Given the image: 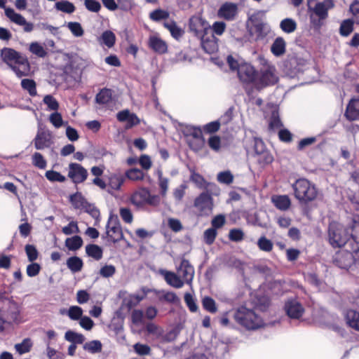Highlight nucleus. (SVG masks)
Returning a JSON list of instances; mask_svg holds the SVG:
<instances>
[{
	"mask_svg": "<svg viewBox=\"0 0 359 359\" xmlns=\"http://www.w3.org/2000/svg\"><path fill=\"white\" fill-rule=\"evenodd\" d=\"M0 57L18 78L31 75V65L27 57L14 48H3L0 50Z\"/></svg>",
	"mask_w": 359,
	"mask_h": 359,
	"instance_id": "nucleus-1",
	"label": "nucleus"
},
{
	"mask_svg": "<svg viewBox=\"0 0 359 359\" xmlns=\"http://www.w3.org/2000/svg\"><path fill=\"white\" fill-rule=\"evenodd\" d=\"M351 236L359 243V226H330L329 241L333 247L343 246Z\"/></svg>",
	"mask_w": 359,
	"mask_h": 359,
	"instance_id": "nucleus-2",
	"label": "nucleus"
},
{
	"mask_svg": "<svg viewBox=\"0 0 359 359\" xmlns=\"http://www.w3.org/2000/svg\"><path fill=\"white\" fill-rule=\"evenodd\" d=\"M236 323L248 330H256L264 326L262 317L254 309L246 306L238 308L233 313Z\"/></svg>",
	"mask_w": 359,
	"mask_h": 359,
	"instance_id": "nucleus-3",
	"label": "nucleus"
},
{
	"mask_svg": "<svg viewBox=\"0 0 359 359\" xmlns=\"http://www.w3.org/2000/svg\"><path fill=\"white\" fill-rule=\"evenodd\" d=\"M294 195L301 203L306 204L314 201L318 196L316 186L304 178L298 179L292 184Z\"/></svg>",
	"mask_w": 359,
	"mask_h": 359,
	"instance_id": "nucleus-4",
	"label": "nucleus"
},
{
	"mask_svg": "<svg viewBox=\"0 0 359 359\" xmlns=\"http://www.w3.org/2000/svg\"><path fill=\"white\" fill-rule=\"evenodd\" d=\"M257 79L256 82V90H261L276 85L279 78L277 76L276 69L274 65H267L258 71Z\"/></svg>",
	"mask_w": 359,
	"mask_h": 359,
	"instance_id": "nucleus-5",
	"label": "nucleus"
},
{
	"mask_svg": "<svg viewBox=\"0 0 359 359\" xmlns=\"http://www.w3.org/2000/svg\"><path fill=\"white\" fill-rule=\"evenodd\" d=\"M213 206V198L207 191L200 194L194 201V207L200 217L209 216L212 212Z\"/></svg>",
	"mask_w": 359,
	"mask_h": 359,
	"instance_id": "nucleus-6",
	"label": "nucleus"
},
{
	"mask_svg": "<svg viewBox=\"0 0 359 359\" xmlns=\"http://www.w3.org/2000/svg\"><path fill=\"white\" fill-rule=\"evenodd\" d=\"M238 76L243 84H252L256 89L258 71L250 64H242L238 69Z\"/></svg>",
	"mask_w": 359,
	"mask_h": 359,
	"instance_id": "nucleus-7",
	"label": "nucleus"
},
{
	"mask_svg": "<svg viewBox=\"0 0 359 359\" xmlns=\"http://www.w3.org/2000/svg\"><path fill=\"white\" fill-rule=\"evenodd\" d=\"M189 29L198 38L208 35L210 28L205 20L199 16H192L189 22Z\"/></svg>",
	"mask_w": 359,
	"mask_h": 359,
	"instance_id": "nucleus-8",
	"label": "nucleus"
},
{
	"mask_svg": "<svg viewBox=\"0 0 359 359\" xmlns=\"http://www.w3.org/2000/svg\"><path fill=\"white\" fill-rule=\"evenodd\" d=\"M88 171L81 164L70 163L69 164L68 177L76 184L83 183L88 177Z\"/></svg>",
	"mask_w": 359,
	"mask_h": 359,
	"instance_id": "nucleus-9",
	"label": "nucleus"
},
{
	"mask_svg": "<svg viewBox=\"0 0 359 359\" xmlns=\"http://www.w3.org/2000/svg\"><path fill=\"white\" fill-rule=\"evenodd\" d=\"M238 13V5L233 2H225L219 8L217 16L226 21L234 20Z\"/></svg>",
	"mask_w": 359,
	"mask_h": 359,
	"instance_id": "nucleus-10",
	"label": "nucleus"
},
{
	"mask_svg": "<svg viewBox=\"0 0 359 359\" xmlns=\"http://www.w3.org/2000/svg\"><path fill=\"white\" fill-rule=\"evenodd\" d=\"M354 262V257L348 250L337 251L333 257V263L341 269H348Z\"/></svg>",
	"mask_w": 359,
	"mask_h": 359,
	"instance_id": "nucleus-11",
	"label": "nucleus"
},
{
	"mask_svg": "<svg viewBox=\"0 0 359 359\" xmlns=\"http://www.w3.org/2000/svg\"><path fill=\"white\" fill-rule=\"evenodd\" d=\"M177 273L184 284L191 285L194 276V267L187 259H182L180 266L177 269Z\"/></svg>",
	"mask_w": 359,
	"mask_h": 359,
	"instance_id": "nucleus-12",
	"label": "nucleus"
},
{
	"mask_svg": "<svg viewBox=\"0 0 359 359\" xmlns=\"http://www.w3.org/2000/svg\"><path fill=\"white\" fill-rule=\"evenodd\" d=\"M285 309L287 316L294 319L299 318L304 311L302 304L296 299L288 300L285 303Z\"/></svg>",
	"mask_w": 359,
	"mask_h": 359,
	"instance_id": "nucleus-13",
	"label": "nucleus"
},
{
	"mask_svg": "<svg viewBox=\"0 0 359 359\" xmlns=\"http://www.w3.org/2000/svg\"><path fill=\"white\" fill-rule=\"evenodd\" d=\"M189 135L195 139V142H189L190 148L195 151L201 149L205 143L201 129L197 127H191L189 129Z\"/></svg>",
	"mask_w": 359,
	"mask_h": 359,
	"instance_id": "nucleus-14",
	"label": "nucleus"
},
{
	"mask_svg": "<svg viewBox=\"0 0 359 359\" xmlns=\"http://www.w3.org/2000/svg\"><path fill=\"white\" fill-rule=\"evenodd\" d=\"M344 116L351 121L359 120V97L351 99L348 103Z\"/></svg>",
	"mask_w": 359,
	"mask_h": 359,
	"instance_id": "nucleus-15",
	"label": "nucleus"
},
{
	"mask_svg": "<svg viewBox=\"0 0 359 359\" xmlns=\"http://www.w3.org/2000/svg\"><path fill=\"white\" fill-rule=\"evenodd\" d=\"M199 39H201V46L205 53L212 54L217 50V39L213 34H208V35H204Z\"/></svg>",
	"mask_w": 359,
	"mask_h": 359,
	"instance_id": "nucleus-16",
	"label": "nucleus"
},
{
	"mask_svg": "<svg viewBox=\"0 0 359 359\" xmlns=\"http://www.w3.org/2000/svg\"><path fill=\"white\" fill-rule=\"evenodd\" d=\"M148 46L149 48L158 54H165L168 52V45L166 42L156 36H149Z\"/></svg>",
	"mask_w": 359,
	"mask_h": 359,
	"instance_id": "nucleus-17",
	"label": "nucleus"
},
{
	"mask_svg": "<svg viewBox=\"0 0 359 359\" xmlns=\"http://www.w3.org/2000/svg\"><path fill=\"white\" fill-rule=\"evenodd\" d=\"M160 273L164 277L166 283L175 288H181L184 285V282L180 278L177 273L161 270Z\"/></svg>",
	"mask_w": 359,
	"mask_h": 359,
	"instance_id": "nucleus-18",
	"label": "nucleus"
},
{
	"mask_svg": "<svg viewBox=\"0 0 359 359\" xmlns=\"http://www.w3.org/2000/svg\"><path fill=\"white\" fill-rule=\"evenodd\" d=\"M273 205L280 210H287L291 205V200L287 195H273L271 196Z\"/></svg>",
	"mask_w": 359,
	"mask_h": 359,
	"instance_id": "nucleus-19",
	"label": "nucleus"
},
{
	"mask_svg": "<svg viewBox=\"0 0 359 359\" xmlns=\"http://www.w3.org/2000/svg\"><path fill=\"white\" fill-rule=\"evenodd\" d=\"M149 193L150 191L146 188L140 189L131 196V202L137 206H142L147 203Z\"/></svg>",
	"mask_w": 359,
	"mask_h": 359,
	"instance_id": "nucleus-20",
	"label": "nucleus"
},
{
	"mask_svg": "<svg viewBox=\"0 0 359 359\" xmlns=\"http://www.w3.org/2000/svg\"><path fill=\"white\" fill-rule=\"evenodd\" d=\"M271 52L276 57L283 55L286 52V42L285 39L278 36L275 39L271 46Z\"/></svg>",
	"mask_w": 359,
	"mask_h": 359,
	"instance_id": "nucleus-21",
	"label": "nucleus"
},
{
	"mask_svg": "<svg viewBox=\"0 0 359 359\" xmlns=\"http://www.w3.org/2000/svg\"><path fill=\"white\" fill-rule=\"evenodd\" d=\"M313 10L315 14L319 18L318 22H313V24L315 27L320 28L322 25L320 21L326 19L328 16V8L325 6L324 3L318 2L316 4Z\"/></svg>",
	"mask_w": 359,
	"mask_h": 359,
	"instance_id": "nucleus-22",
	"label": "nucleus"
},
{
	"mask_svg": "<svg viewBox=\"0 0 359 359\" xmlns=\"http://www.w3.org/2000/svg\"><path fill=\"white\" fill-rule=\"evenodd\" d=\"M112 100V90L109 88H104L96 95L95 101L100 104H106Z\"/></svg>",
	"mask_w": 359,
	"mask_h": 359,
	"instance_id": "nucleus-23",
	"label": "nucleus"
},
{
	"mask_svg": "<svg viewBox=\"0 0 359 359\" xmlns=\"http://www.w3.org/2000/svg\"><path fill=\"white\" fill-rule=\"evenodd\" d=\"M163 26L170 31L171 36L175 39H179L184 34L183 30L177 26L176 22L173 20L165 22Z\"/></svg>",
	"mask_w": 359,
	"mask_h": 359,
	"instance_id": "nucleus-24",
	"label": "nucleus"
},
{
	"mask_svg": "<svg viewBox=\"0 0 359 359\" xmlns=\"http://www.w3.org/2000/svg\"><path fill=\"white\" fill-rule=\"evenodd\" d=\"M347 324L355 330L359 331V313L354 310H349L346 314Z\"/></svg>",
	"mask_w": 359,
	"mask_h": 359,
	"instance_id": "nucleus-25",
	"label": "nucleus"
},
{
	"mask_svg": "<svg viewBox=\"0 0 359 359\" xmlns=\"http://www.w3.org/2000/svg\"><path fill=\"white\" fill-rule=\"evenodd\" d=\"M70 202L76 209H87L88 203L81 193H76L70 196Z\"/></svg>",
	"mask_w": 359,
	"mask_h": 359,
	"instance_id": "nucleus-26",
	"label": "nucleus"
},
{
	"mask_svg": "<svg viewBox=\"0 0 359 359\" xmlns=\"http://www.w3.org/2000/svg\"><path fill=\"white\" fill-rule=\"evenodd\" d=\"M60 313L67 314L71 320H80L83 315V309L78 306H72L68 310H61Z\"/></svg>",
	"mask_w": 359,
	"mask_h": 359,
	"instance_id": "nucleus-27",
	"label": "nucleus"
},
{
	"mask_svg": "<svg viewBox=\"0 0 359 359\" xmlns=\"http://www.w3.org/2000/svg\"><path fill=\"white\" fill-rule=\"evenodd\" d=\"M281 30L287 34L294 32L297 28V24L292 18H285L280 23Z\"/></svg>",
	"mask_w": 359,
	"mask_h": 359,
	"instance_id": "nucleus-28",
	"label": "nucleus"
},
{
	"mask_svg": "<svg viewBox=\"0 0 359 359\" xmlns=\"http://www.w3.org/2000/svg\"><path fill=\"white\" fill-rule=\"evenodd\" d=\"M126 180L125 175L122 174H113L109 179V185L114 190H119Z\"/></svg>",
	"mask_w": 359,
	"mask_h": 359,
	"instance_id": "nucleus-29",
	"label": "nucleus"
},
{
	"mask_svg": "<svg viewBox=\"0 0 359 359\" xmlns=\"http://www.w3.org/2000/svg\"><path fill=\"white\" fill-rule=\"evenodd\" d=\"M55 8L60 11L65 13L71 14L76 10L75 6L67 0H61L57 1L55 4Z\"/></svg>",
	"mask_w": 359,
	"mask_h": 359,
	"instance_id": "nucleus-30",
	"label": "nucleus"
},
{
	"mask_svg": "<svg viewBox=\"0 0 359 359\" xmlns=\"http://www.w3.org/2000/svg\"><path fill=\"white\" fill-rule=\"evenodd\" d=\"M67 265L73 273L79 272L83 268V261L78 257H71L67 260Z\"/></svg>",
	"mask_w": 359,
	"mask_h": 359,
	"instance_id": "nucleus-31",
	"label": "nucleus"
},
{
	"mask_svg": "<svg viewBox=\"0 0 359 359\" xmlns=\"http://www.w3.org/2000/svg\"><path fill=\"white\" fill-rule=\"evenodd\" d=\"M65 339L67 341L72 342V344H83L86 339L82 334L72 330H68L65 332Z\"/></svg>",
	"mask_w": 359,
	"mask_h": 359,
	"instance_id": "nucleus-32",
	"label": "nucleus"
},
{
	"mask_svg": "<svg viewBox=\"0 0 359 359\" xmlns=\"http://www.w3.org/2000/svg\"><path fill=\"white\" fill-rule=\"evenodd\" d=\"M86 252L89 257L95 260H100L102 257V250L97 245H88L86 247Z\"/></svg>",
	"mask_w": 359,
	"mask_h": 359,
	"instance_id": "nucleus-33",
	"label": "nucleus"
},
{
	"mask_svg": "<svg viewBox=\"0 0 359 359\" xmlns=\"http://www.w3.org/2000/svg\"><path fill=\"white\" fill-rule=\"evenodd\" d=\"M83 244L81 238L79 236H74L67 238L65 241V245L70 250H76L79 249Z\"/></svg>",
	"mask_w": 359,
	"mask_h": 359,
	"instance_id": "nucleus-34",
	"label": "nucleus"
},
{
	"mask_svg": "<svg viewBox=\"0 0 359 359\" xmlns=\"http://www.w3.org/2000/svg\"><path fill=\"white\" fill-rule=\"evenodd\" d=\"M21 87L27 90L31 96L36 95V84L33 79H24L21 81Z\"/></svg>",
	"mask_w": 359,
	"mask_h": 359,
	"instance_id": "nucleus-35",
	"label": "nucleus"
},
{
	"mask_svg": "<svg viewBox=\"0 0 359 359\" xmlns=\"http://www.w3.org/2000/svg\"><path fill=\"white\" fill-rule=\"evenodd\" d=\"M49 145L50 140L44 133L38 134L34 138V147L36 149H43L46 147H48Z\"/></svg>",
	"mask_w": 359,
	"mask_h": 359,
	"instance_id": "nucleus-36",
	"label": "nucleus"
},
{
	"mask_svg": "<svg viewBox=\"0 0 359 359\" xmlns=\"http://www.w3.org/2000/svg\"><path fill=\"white\" fill-rule=\"evenodd\" d=\"M170 13L165 10L158 8L154 10L149 13V18L154 22H159L162 20H166L169 18Z\"/></svg>",
	"mask_w": 359,
	"mask_h": 359,
	"instance_id": "nucleus-37",
	"label": "nucleus"
},
{
	"mask_svg": "<svg viewBox=\"0 0 359 359\" xmlns=\"http://www.w3.org/2000/svg\"><path fill=\"white\" fill-rule=\"evenodd\" d=\"M102 343L98 340H93L83 344V348L85 351L90 353H100L102 351Z\"/></svg>",
	"mask_w": 359,
	"mask_h": 359,
	"instance_id": "nucleus-38",
	"label": "nucleus"
},
{
	"mask_svg": "<svg viewBox=\"0 0 359 359\" xmlns=\"http://www.w3.org/2000/svg\"><path fill=\"white\" fill-rule=\"evenodd\" d=\"M100 39L102 40V43L108 48H111L115 44L116 36L111 31L107 30L102 34Z\"/></svg>",
	"mask_w": 359,
	"mask_h": 359,
	"instance_id": "nucleus-39",
	"label": "nucleus"
},
{
	"mask_svg": "<svg viewBox=\"0 0 359 359\" xmlns=\"http://www.w3.org/2000/svg\"><path fill=\"white\" fill-rule=\"evenodd\" d=\"M32 345V340L29 338H26L21 343L16 344L15 348L19 354L22 355L29 352Z\"/></svg>",
	"mask_w": 359,
	"mask_h": 359,
	"instance_id": "nucleus-40",
	"label": "nucleus"
},
{
	"mask_svg": "<svg viewBox=\"0 0 359 359\" xmlns=\"http://www.w3.org/2000/svg\"><path fill=\"white\" fill-rule=\"evenodd\" d=\"M157 295L160 300H164L170 303H176L179 302V298L173 292L161 290L157 292Z\"/></svg>",
	"mask_w": 359,
	"mask_h": 359,
	"instance_id": "nucleus-41",
	"label": "nucleus"
},
{
	"mask_svg": "<svg viewBox=\"0 0 359 359\" xmlns=\"http://www.w3.org/2000/svg\"><path fill=\"white\" fill-rule=\"evenodd\" d=\"M29 50L34 55L39 57H45L47 55V52L39 43L32 42L30 43Z\"/></svg>",
	"mask_w": 359,
	"mask_h": 359,
	"instance_id": "nucleus-42",
	"label": "nucleus"
},
{
	"mask_svg": "<svg viewBox=\"0 0 359 359\" xmlns=\"http://www.w3.org/2000/svg\"><path fill=\"white\" fill-rule=\"evenodd\" d=\"M353 31V21L351 19L344 20L339 28V33L343 36H348Z\"/></svg>",
	"mask_w": 359,
	"mask_h": 359,
	"instance_id": "nucleus-43",
	"label": "nucleus"
},
{
	"mask_svg": "<svg viewBox=\"0 0 359 359\" xmlns=\"http://www.w3.org/2000/svg\"><path fill=\"white\" fill-rule=\"evenodd\" d=\"M125 177L133 181H138L144 179V174L138 168H131L126 172Z\"/></svg>",
	"mask_w": 359,
	"mask_h": 359,
	"instance_id": "nucleus-44",
	"label": "nucleus"
},
{
	"mask_svg": "<svg viewBox=\"0 0 359 359\" xmlns=\"http://www.w3.org/2000/svg\"><path fill=\"white\" fill-rule=\"evenodd\" d=\"M233 175L229 170L222 171L217 174V180L221 184H231L233 182Z\"/></svg>",
	"mask_w": 359,
	"mask_h": 359,
	"instance_id": "nucleus-45",
	"label": "nucleus"
},
{
	"mask_svg": "<svg viewBox=\"0 0 359 359\" xmlns=\"http://www.w3.org/2000/svg\"><path fill=\"white\" fill-rule=\"evenodd\" d=\"M45 176L47 180L52 182H64L66 180L65 176L62 175L59 172L53 170H47L45 173Z\"/></svg>",
	"mask_w": 359,
	"mask_h": 359,
	"instance_id": "nucleus-46",
	"label": "nucleus"
},
{
	"mask_svg": "<svg viewBox=\"0 0 359 359\" xmlns=\"http://www.w3.org/2000/svg\"><path fill=\"white\" fill-rule=\"evenodd\" d=\"M43 102L48 107V110L57 111L59 109V103L57 100L51 95H46L43 99Z\"/></svg>",
	"mask_w": 359,
	"mask_h": 359,
	"instance_id": "nucleus-47",
	"label": "nucleus"
},
{
	"mask_svg": "<svg viewBox=\"0 0 359 359\" xmlns=\"http://www.w3.org/2000/svg\"><path fill=\"white\" fill-rule=\"evenodd\" d=\"M32 160V164L39 169H45L47 165V162L41 153L35 152Z\"/></svg>",
	"mask_w": 359,
	"mask_h": 359,
	"instance_id": "nucleus-48",
	"label": "nucleus"
},
{
	"mask_svg": "<svg viewBox=\"0 0 359 359\" xmlns=\"http://www.w3.org/2000/svg\"><path fill=\"white\" fill-rule=\"evenodd\" d=\"M116 267L112 264H105L102 266L100 271L99 274L103 278H111L116 273Z\"/></svg>",
	"mask_w": 359,
	"mask_h": 359,
	"instance_id": "nucleus-49",
	"label": "nucleus"
},
{
	"mask_svg": "<svg viewBox=\"0 0 359 359\" xmlns=\"http://www.w3.org/2000/svg\"><path fill=\"white\" fill-rule=\"evenodd\" d=\"M67 27L71 31L72 34L76 37L82 36L84 34L83 29L79 22H69L67 24Z\"/></svg>",
	"mask_w": 359,
	"mask_h": 359,
	"instance_id": "nucleus-50",
	"label": "nucleus"
},
{
	"mask_svg": "<svg viewBox=\"0 0 359 359\" xmlns=\"http://www.w3.org/2000/svg\"><path fill=\"white\" fill-rule=\"evenodd\" d=\"M203 306V308L210 312V313H215L217 311L216 304L215 300L209 297H205L203 299L202 301Z\"/></svg>",
	"mask_w": 359,
	"mask_h": 359,
	"instance_id": "nucleus-51",
	"label": "nucleus"
},
{
	"mask_svg": "<svg viewBox=\"0 0 359 359\" xmlns=\"http://www.w3.org/2000/svg\"><path fill=\"white\" fill-rule=\"evenodd\" d=\"M25 250L27 256V259L30 262H33L37 259L39 252L33 245H26L25 247Z\"/></svg>",
	"mask_w": 359,
	"mask_h": 359,
	"instance_id": "nucleus-52",
	"label": "nucleus"
},
{
	"mask_svg": "<svg viewBox=\"0 0 359 359\" xmlns=\"http://www.w3.org/2000/svg\"><path fill=\"white\" fill-rule=\"evenodd\" d=\"M49 121L53 124V126L59 128L63 125V120L60 113L55 111V112L52 113L49 116Z\"/></svg>",
	"mask_w": 359,
	"mask_h": 359,
	"instance_id": "nucleus-53",
	"label": "nucleus"
},
{
	"mask_svg": "<svg viewBox=\"0 0 359 359\" xmlns=\"http://www.w3.org/2000/svg\"><path fill=\"white\" fill-rule=\"evenodd\" d=\"M221 124L219 121H215L205 124L203 126V131L205 133L212 134L217 132L220 128Z\"/></svg>",
	"mask_w": 359,
	"mask_h": 359,
	"instance_id": "nucleus-54",
	"label": "nucleus"
},
{
	"mask_svg": "<svg viewBox=\"0 0 359 359\" xmlns=\"http://www.w3.org/2000/svg\"><path fill=\"white\" fill-rule=\"evenodd\" d=\"M283 126V123L278 112L273 111L270 118L269 127L271 130L277 129Z\"/></svg>",
	"mask_w": 359,
	"mask_h": 359,
	"instance_id": "nucleus-55",
	"label": "nucleus"
},
{
	"mask_svg": "<svg viewBox=\"0 0 359 359\" xmlns=\"http://www.w3.org/2000/svg\"><path fill=\"white\" fill-rule=\"evenodd\" d=\"M84 5L91 12L97 13L101 9V4L96 0H84Z\"/></svg>",
	"mask_w": 359,
	"mask_h": 359,
	"instance_id": "nucleus-56",
	"label": "nucleus"
},
{
	"mask_svg": "<svg viewBox=\"0 0 359 359\" xmlns=\"http://www.w3.org/2000/svg\"><path fill=\"white\" fill-rule=\"evenodd\" d=\"M254 150L257 155H260L267 150L264 142L261 138L254 137Z\"/></svg>",
	"mask_w": 359,
	"mask_h": 359,
	"instance_id": "nucleus-57",
	"label": "nucleus"
},
{
	"mask_svg": "<svg viewBox=\"0 0 359 359\" xmlns=\"http://www.w3.org/2000/svg\"><path fill=\"white\" fill-rule=\"evenodd\" d=\"M208 144L211 149L218 151L221 147V139L217 135H212L208 139Z\"/></svg>",
	"mask_w": 359,
	"mask_h": 359,
	"instance_id": "nucleus-58",
	"label": "nucleus"
},
{
	"mask_svg": "<svg viewBox=\"0 0 359 359\" xmlns=\"http://www.w3.org/2000/svg\"><path fill=\"white\" fill-rule=\"evenodd\" d=\"M40 270L41 266L39 264L32 262V264L27 265L26 273L29 277H34L39 273Z\"/></svg>",
	"mask_w": 359,
	"mask_h": 359,
	"instance_id": "nucleus-59",
	"label": "nucleus"
},
{
	"mask_svg": "<svg viewBox=\"0 0 359 359\" xmlns=\"http://www.w3.org/2000/svg\"><path fill=\"white\" fill-rule=\"evenodd\" d=\"M257 245L260 250L266 252L271 251L273 247V244L271 241L265 237H261L257 242Z\"/></svg>",
	"mask_w": 359,
	"mask_h": 359,
	"instance_id": "nucleus-60",
	"label": "nucleus"
},
{
	"mask_svg": "<svg viewBox=\"0 0 359 359\" xmlns=\"http://www.w3.org/2000/svg\"><path fill=\"white\" fill-rule=\"evenodd\" d=\"M316 142V137H306L304 139H302L298 144H297V149L299 151H302L306 147H309L313 144H314Z\"/></svg>",
	"mask_w": 359,
	"mask_h": 359,
	"instance_id": "nucleus-61",
	"label": "nucleus"
},
{
	"mask_svg": "<svg viewBox=\"0 0 359 359\" xmlns=\"http://www.w3.org/2000/svg\"><path fill=\"white\" fill-rule=\"evenodd\" d=\"M184 302L191 312L197 311L198 307L195 302V299L190 293H185Z\"/></svg>",
	"mask_w": 359,
	"mask_h": 359,
	"instance_id": "nucleus-62",
	"label": "nucleus"
},
{
	"mask_svg": "<svg viewBox=\"0 0 359 359\" xmlns=\"http://www.w3.org/2000/svg\"><path fill=\"white\" fill-rule=\"evenodd\" d=\"M217 231L213 227L207 229L204 233V240L207 244H212L216 237Z\"/></svg>",
	"mask_w": 359,
	"mask_h": 359,
	"instance_id": "nucleus-63",
	"label": "nucleus"
},
{
	"mask_svg": "<svg viewBox=\"0 0 359 359\" xmlns=\"http://www.w3.org/2000/svg\"><path fill=\"white\" fill-rule=\"evenodd\" d=\"M278 138L283 142L289 143L292 140V134L287 129H281L278 132Z\"/></svg>",
	"mask_w": 359,
	"mask_h": 359,
	"instance_id": "nucleus-64",
	"label": "nucleus"
}]
</instances>
